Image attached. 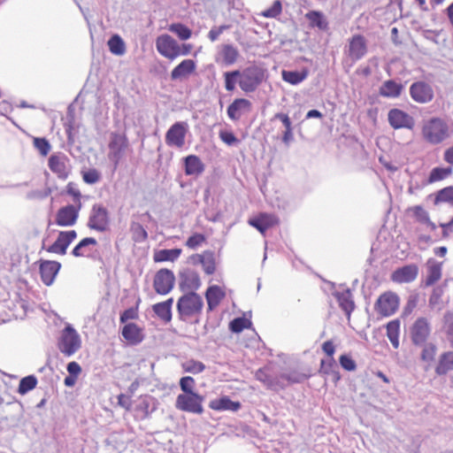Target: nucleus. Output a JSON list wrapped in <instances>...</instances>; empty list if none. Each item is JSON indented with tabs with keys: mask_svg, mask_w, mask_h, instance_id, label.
Returning <instances> with one entry per match:
<instances>
[{
	"mask_svg": "<svg viewBox=\"0 0 453 453\" xmlns=\"http://www.w3.org/2000/svg\"><path fill=\"white\" fill-rule=\"evenodd\" d=\"M239 70L226 72L224 73L225 88L227 91H234L235 89L236 82L239 83Z\"/></svg>",
	"mask_w": 453,
	"mask_h": 453,
	"instance_id": "50",
	"label": "nucleus"
},
{
	"mask_svg": "<svg viewBox=\"0 0 453 453\" xmlns=\"http://www.w3.org/2000/svg\"><path fill=\"white\" fill-rule=\"evenodd\" d=\"M180 387L183 391V394L195 393L193 390L195 387V380L190 376L183 377L180 380Z\"/></svg>",
	"mask_w": 453,
	"mask_h": 453,
	"instance_id": "59",
	"label": "nucleus"
},
{
	"mask_svg": "<svg viewBox=\"0 0 453 453\" xmlns=\"http://www.w3.org/2000/svg\"><path fill=\"white\" fill-rule=\"evenodd\" d=\"M37 385V379L34 375H28L22 378L19 381L18 392L20 395H25L28 391L34 389Z\"/></svg>",
	"mask_w": 453,
	"mask_h": 453,
	"instance_id": "47",
	"label": "nucleus"
},
{
	"mask_svg": "<svg viewBox=\"0 0 453 453\" xmlns=\"http://www.w3.org/2000/svg\"><path fill=\"white\" fill-rule=\"evenodd\" d=\"M181 254L180 249L160 250L154 254L155 262L175 261Z\"/></svg>",
	"mask_w": 453,
	"mask_h": 453,
	"instance_id": "38",
	"label": "nucleus"
},
{
	"mask_svg": "<svg viewBox=\"0 0 453 453\" xmlns=\"http://www.w3.org/2000/svg\"><path fill=\"white\" fill-rule=\"evenodd\" d=\"M209 407L215 411H236L241 408L239 402H234L227 396H223L219 399H214L210 402Z\"/></svg>",
	"mask_w": 453,
	"mask_h": 453,
	"instance_id": "29",
	"label": "nucleus"
},
{
	"mask_svg": "<svg viewBox=\"0 0 453 453\" xmlns=\"http://www.w3.org/2000/svg\"><path fill=\"white\" fill-rule=\"evenodd\" d=\"M339 362L341 366L346 371L352 372L357 368L356 362L348 355H342Z\"/></svg>",
	"mask_w": 453,
	"mask_h": 453,
	"instance_id": "60",
	"label": "nucleus"
},
{
	"mask_svg": "<svg viewBox=\"0 0 453 453\" xmlns=\"http://www.w3.org/2000/svg\"><path fill=\"white\" fill-rule=\"evenodd\" d=\"M411 339L415 346H421L427 342L431 334V326L426 318H418L410 329Z\"/></svg>",
	"mask_w": 453,
	"mask_h": 453,
	"instance_id": "8",
	"label": "nucleus"
},
{
	"mask_svg": "<svg viewBox=\"0 0 453 453\" xmlns=\"http://www.w3.org/2000/svg\"><path fill=\"white\" fill-rule=\"evenodd\" d=\"M400 322L395 319L388 323L387 336L395 349L399 347Z\"/></svg>",
	"mask_w": 453,
	"mask_h": 453,
	"instance_id": "40",
	"label": "nucleus"
},
{
	"mask_svg": "<svg viewBox=\"0 0 453 453\" xmlns=\"http://www.w3.org/2000/svg\"><path fill=\"white\" fill-rule=\"evenodd\" d=\"M418 273V268L416 265H407L395 270L391 275V280L397 283H408L413 281Z\"/></svg>",
	"mask_w": 453,
	"mask_h": 453,
	"instance_id": "21",
	"label": "nucleus"
},
{
	"mask_svg": "<svg viewBox=\"0 0 453 453\" xmlns=\"http://www.w3.org/2000/svg\"><path fill=\"white\" fill-rule=\"evenodd\" d=\"M196 258L202 265L206 274L211 275L216 270L215 256L212 251L207 250L203 254H197L193 257Z\"/></svg>",
	"mask_w": 453,
	"mask_h": 453,
	"instance_id": "31",
	"label": "nucleus"
},
{
	"mask_svg": "<svg viewBox=\"0 0 453 453\" xmlns=\"http://www.w3.org/2000/svg\"><path fill=\"white\" fill-rule=\"evenodd\" d=\"M446 333L453 346V315L451 314L446 316Z\"/></svg>",
	"mask_w": 453,
	"mask_h": 453,
	"instance_id": "64",
	"label": "nucleus"
},
{
	"mask_svg": "<svg viewBox=\"0 0 453 453\" xmlns=\"http://www.w3.org/2000/svg\"><path fill=\"white\" fill-rule=\"evenodd\" d=\"M48 165L58 178L63 180L67 179L72 169L69 158L63 153L51 155Z\"/></svg>",
	"mask_w": 453,
	"mask_h": 453,
	"instance_id": "13",
	"label": "nucleus"
},
{
	"mask_svg": "<svg viewBox=\"0 0 453 453\" xmlns=\"http://www.w3.org/2000/svg\"><path fill=\"white\" fill-rule=\"evenodd\" d=\"M251 108V103L245 98H238L227 107V116L232 120H238L242 112L250 111Z\"/></svg>",
	"mask_w": 453,
	"mask_h": 453,
	"instance_id": "27",
	"label": "nucleus"
},
{
	"mask_svg": "<svg viewBox=\"0 0 453 453\" xmlns=\"http://www.w3.org/2000/svg\"><path fill=\"white\" fill-rule=\"evenodd\" d=\"M333 296L337 299L339 306L345 312L348 319L350 318L351 312L355 309V303L349 288L345 289L343 292L335 291Z\"/></svg>",
	"mask_w": 453,
	"mask_h": 453,
	"instance_id": "26",
	"label": "nucleus"
},
{
	"mask_svg": "<svg viewBox=\"0 0 453 453\" xmlns=\"http://www.w3.org/2000/svg\"><path fill=\"white\" fill-rule=\"evenodd\" d=\"M453 368V352H446L440 357L435 372L439 375L447 373Z\"/></svg>",
	"mask_w": 453,
	"mask_h": 453,
	"instance_id": "39",
	"label": "nucleus"
},
{
	"mask_svg": "<svg viewBox=\"0 0 453 453\" xmlns=\"http://www.w3.org/2000/svg\"><path fill=\"white\" fill-rule=\"evenodd\" d=\"M82 179L88 184H95L101 179V173L96 169H89L82 173Z\"/></svg>",
	"mask_w": 453,
	"mask_h": 453,
	"instance_id": "56",
	"label": "nucleus"
},
{
	"mask_svg": "<svg viewBox=\"0 0 453 453\" xmlns=\"http://www.w3.org/2000/svg\"><path fill=\"white\" fill-rule=\"evenodd\" d=\"M175 276L169 269H160L154 277V289L159 295L168 294L173 288Z\"/></svg>",
	"mask_w": 453,
	"mask_h": 453,
	"instance_id": "12",
	"label": "nucleus"
},
{
	"mask_svg": "<svg viewBox=\"0 0 453 453\" xmlns=\"http://www.w3.org/2000/svg\"><path fill=\"white\" fill-rule=\"evenodd\" d=\"M205 236L202 234H194L186 242V246L191 250H195L205 242Z\"/></svg>",
	"mask_w": 453,
	"mask_h": 453,
	"instance_id": "58",
	"label": "nucleus"
},
{
	"mask_svg": "<svg viewBox=\"0 0 453 453\" xmlns=\"http://www.w3.org/2000/svg\"><path fill=\"white\" fill-rule=\"evenodd\" d=\"M249 223L261 234H265L269 227L276 223V218L270 214H261L259 217L250 219Z\"/></svg>",
	"mask_w": 453,
	"mask_h": 453,
	"instance_id": "34",
	"label": "nucleus"
},
{
	"mask_svg": "<svg viewBox=\"0 0 453 453\" xmlns=\"http://www.w3.org/2000/svg\"><path fill=\"white\" fill-rule=\"evenodd\" d=\"M138 318L137 308L131 307L124 311L119 318L120 323H126L129 319H136Z\"/></svg>",
	"mask_w": 453,
	"mask_h": 453,
	"instance_id": "63",
	"label": "nucleus"
},
{
	"mask_svg": "<svg viewBox=\"0 0 453 453\" xmlns=\"http://www.w3.org/2000/svg\"><path fill=\"white\" fill-rule=\"evenodd\" d=\"M97 242L95 238L87 237L82 239L72 250V254L74 257H86L88 255V247L89 245H96Z\"/></svg>",
	"mask_w": 453,
	"mask_h": 453,
	"instance_id": "41",
	"label": "nucleus"
},
{
	"mask_svg": "<svg viewBox=\"0 0 453 453\" xmlns=\"http://www.w3.org/2000/svg\"><path fill=\"white\" fill-rule=\"evenodd\" d=\"M323 351L329 357V367L330 369L337 368L334 354L335 351L334 345L332 341H326L322 344Z\"/></svg>",
	"mask_w": 453,
	"mask_h": 453,
	"instance_id": "53",
	"label": "nucleus"
},
{
	"mask_svg": "<svg viewBox=\"0 0 453 453\" xmlns=\"http://www.w3.org/2000/svg\"><path fill=\"white\" fill-rule=\"evenodd\" d=\"M255 377L257 380L262 382L268 389L279 391L286 387V384L280 380L279 376H273L269 372L266 367L258 369Z\"/></svg>",
	"mask_w": 453,
	"mask_h": 453,
	"instance_id": "18",
	"label": "nucleus"
},
{
	"mask_svg": "<svg viewBox=\"0 0 453 453\" xmlns=\"http://www.w3.org/2000/svg\"><path fill=\"white\" fill-rule=\"evenodd\" d=\"M109 224L108 210L101 204H94L89 214L88 226L98 232H105Z\"/></svg>",
	"mask_w": 453,
	"mask_h": 453,
	"instance_id": "6",
	"label": "nucleus"
},
{
	"mask_svg": "<svg viewBox=\"0 0 453 453\" xmlns=\"http://www.w3.org/2000/svg\"><path fill=\"white\" fill-rule=\"evenodd\" d=\"M251 322L245 318H236L229 324V328L233 333H241L244 328H248Z\"/></svg>",
	"mask_w": 453,
	"mask_h": 453,
	"instance_id": "52",
	"label": "nucleus"
},
{
	"mask_svg": "<svg viewBox=\"0 0 453 453\" xmlns=\"http://www.w3.org/2000/svg\"><path fill=\"white\" fill-rule=\"evenodd\" d=\"M320 372H322L326 374H328V375H332L333 380L335 382L338 381L341 378L339 372L336 371V368L330 369L329 359L327 361H326V360L321 361Z\"/></svg>",
	"mask_w": 453,
	"mask_h": 453,
	"instance_id": "61",
	"label": "nucleus"
},
{
	"mask_svg": "<svg viewBox=\"0 0 453 453\" xmlns=\"http://www.w3.org/2000/svg\"><path fill=\"white\" fill-rule=\"evenodd\" d=\"M122 336L131 345H137L144 339L143 329L135 323H128L122 329Z\"/></svg>",
	"mask_w": 453,
	"mask_h": 453,
	"instance_id": "23",
	"label": "nucleus"
},
{
	"mask_svg": "<svg viewBox=\"0 0 453 453\" xmlns=\"http://www.w3.org/2000/svg\"><path fill=\"white\" fill-rule=\"evenodd\" d=\"M279 378L286 384V386L292 383H299L303 380V376L300 374L282 373Z\"/></svg>",
	"mask_w": 453,
	"mask_h": 453,
	"instance_id": "62",
	"label": "nucleus"
},
{
	"mask_svg": "<svg viewBox=\"0 0 453 453\" xmlns=\"http://www.w3.org/2000/svg\"><path fill=\"white\" fill-rule=\"evenodd\" d=\"M173 298H169L165 302L157 303L153 305L152 309L155 314L164 322H170L172 319V305Z\"/></svg>",
	"mask_w": 453,
	"mask_h": 453,
	"instance_id": "30",
	"label": "nucleus"
},
{
	"mask_svg": "<svg viewBox=\"0 0 453 453\" xmlns=\"http://www.w3.org/2000/svg\"><path fill=\"white\" fill-rule=\"evenodd\" d=\"M410 94L411 98L419 104H426L434 98L432 87L425 81H417L411 85Z\"/></svg>",
	"mask_w": 453,
	"mask_h": 453,
	"instance_id": "16",
	"label": "nucleus"
},
{
	"mask_svg": "<svg viewBox=\"0 0 453 453\" xmlns=\"http://www.w3.org/2000/svg\"><path fill=\"white\" fill-rule=\"evenodd\" d=\"M224 296L225 294L219 286L209 287L205 294L209 310L212 311L217 307Z\"/></svg>",
	"mask_w": 453,
	"mask_h": 453,
	"instance_id": "35",
	"label": "nucleus"
},
{
	"mask_svg": "<svg viewBox=\"0 0 453 453\" xmlns=\"http://www.w3.org/2000/svg\"><path fill=\"white\" fill-rule=\"evenodd\" d=\"M133 239L136 242H144L148 238L147 231L140 224H134L132 226Z\"/></svg>",
	"mask_w": 453,
	"mask_h": 453,
	"instance_id": "55",
	"label": "nucleus"
},
{
	"mask_svg": "<svg viewBox=\"0 0 453 453\" xmlns=\"http://www.w3.org/2000/svg\"><path fill=\"white\" fill-rule=\"evenodd\" d=\"M399 306L398 296L391 292L380 296L375 303V311L383 317H389L394 314Z\"/></svg>",
	"mask_w": 453,
	"mask_h": 453,
	"instance_id": "10",
	"label": "nucleus"
},
{
	"mask_svg": "<svg viewBox=\"0 0 453 453\" xmlns=\"http://www.w3.org/2000/svg\"><path fill=\"white\" fill-rule=\"evenodd\" d=\"M33 143L42 156H46L50 150V144L45 138H35Z\"/></svg>",
	"mask_w": 453,
	"mask_h": 453,
	"instance_id": "57",
	"label": "nucleus"
},
{
	"mask_svg": "<svg viewBox=\"0 0 453 453\" xmlns=\"http://www.w3.org/2000/svg\"><path fill=\"white\" fill-rule=\"evenodd\" d=\"M265 79V70L258 65H250L240 71L239 87L245 93L254 92Z\"/></svg>",
	"mask_w": 453,
	"mask_h": 453,
	"instance_id": "3",
	"label": "nucleus"
},
{
	"mask_svg": "<svg viewBox=\"0 0 453 453\" xmlns=\"http://www.w3.org/2000/svg\"><path fill=\"white\" fill-rule=\"evenodd\" d=\"M157 408V401L151 395H141L135 406V411L141 413L142 418H147Z\"/></svg>",
	"mask_w": 453,
	"mask_h": 453,
	"instance_id": "24",
	"label": "nucleus"
},
{
	"mask_svg": "<svg viewBox=\"0 0 453 453\" xmlns=\"http://www.w3.org/2000/svg\"><path fill=\"white\" fill-rule=\"evenodd\" d=\"M426 278L425 280L426 286H432L441 278V263L430 258L427 263Z\"/></svg>",
	"mask_w": 453,
	"mask_h": 453,
	"instance_id": "28",
	"label": "nucleus"
},
{
	"mask_svg": "<svg viewBox=\"0 0 453 453\" xmlns=\"http://www.w3.org/2000/svg\"><path fill=\"white\" fill-rule=\"evenodd\" d=\"M81 346V341L79 334L70 325L66 326L62 331L58 342L59 350L65 356L70 357L77 352Z\"/></svg>",
	"mask_w": 453,
	"mask_h": 453,
	"instance_id": "4",
	"label": "nucleus"
},
{
	"mask_svg": "<svg viewBox=\"0 0 453 453\" xmlns=\"http://www.w3.org/2000/svg\"><path fill=\"white\" fill-rule=\"evenodd\" d=\"M60 267L61 264L57 261H42L40 265V274L42 282L47 286H50L54 282Z\"/></svg>",
	"mask_w": 453,
	"mask_h": 453,
	"instance_id": "22",
	"label": "nucleus"
},
{
	"mask_svg": "<svg viewBox=\"0 0 453 453\" xmlns=\"http://www.w3.org/2000/svg\"><path fill=\"white\" fill-rule=\"evenodd\" d=\"M108 47L110 51L116 56H122L126 52L125 42L119 35H114L109 39Z\"/></svg>",
	"mask_w": 453,
	"mask_h": 453,
	"instance_id": "42",
	"label": "nucleus"
},
{
	"mask_svg": "<svg viewBox=\"0 0 453 453\" xmlns=\"http://www.w3.org/2000/svg\"><path fill=\"white\" fill-rule=\"evenodd\" d=\"M169 31L175 34L180 40H188L192 35V31L182 23H173L169 26Z\"/></svg>",
	"mask_w": 453,
	"mask_h": 453,
	"instance_id": "45",
	"label": "nucleus"
},
{
	"mask_svg": "<svg viewBox=\"0 0 453 453\" xmlns=\"http://www.w3.org/2000/svg\"><path fill=\"white\" fill-rule=\"evenodd\" d=\"M81 203L77 206L66 205L60 208L56 214V224L59 226H72L76 224Z\"/></svg>",
	"mask_w": 453,
	"mask_h": 453,
	"instance_id": "14",
	"label": "nucleus"
},
{
	"mask_svg": "<svg viewBox=\"0 0 453 453\" xmlns=\"http://www.w3.org/2000/svg\"><path fill=\"white\" fill-rule=\"evenodd\" d=\"M421 134L427 143L437 145L450 137L451 130L444 119L433 117L423 121Z\"/></svg>",
	"mask_w": 453,
	"mask_h": 453,
	"instance_id": "1",
	"label": "nucleus"
},
{
	"mask_svg": "<svg viewBox=\"0 0 453 453\" xmlns=\"http://www.w3.org/2000/svg\"><path fill=\"white\" fill-rule=\"evenodd\" d=\"M188 125L186 122H176L165 134V142L170 147L182 148L185 144Z\"/></svg>",
	"mask_w": 453,
	"mask_h": 453,
	"instance_id": "9",
	"label": "nucleus"
},
{
	"mask_svg": "<svg viewBox=\"0 0 453 453\" xmlns=\"http://www.w3.org/2000/svg\"><path fill=\"white\" fill-rule=\"evenodd\" d=\"M388 119L394 129H412L415 125L414 119L411 115L396 108L388 111Z\"/></svg>",
	"mask_w": 453,
	"mask_h": 453,
	"instance_id": "15",
	"label": "nucleus"
},
{
	"mask_svg": "<svg viewBox=\"0 0 453 453\" xmlns=\"http://www.w3.org/2000/svg\"><path fill=\"white\" fill-rule=\"evenodd\" d=\"M203 307V301L196 292H188L183 295L177 302V310L181 320L199 315Z\"/></svg>",
	"mask_w": 453,
	"mask_h": 453,
	"instance_id": "2",
	"label": "nucleus"
},
{
	"mask_svg": "<svg viewBox=\"0 0 453 453\" xmlns=\"http://www.w3.org/2000/svg\"><path fill=\"white\" fill-rule=\"evenodd\" d=\"M422 351L420 354V358L422 361L426 363H431L434 360L437 352V347L434 342H426L424 345H421Z\"/></svg>",
	"mask_w": 453,
	"mask_h": 453,
	"instance_id": "44",
	"label": "nucleus"
},
{
	"mask_svg": "<svg viewBox=\"0 0 453 453\" xmlns=\"http://www.w3.org/2000/svg\"><path fill=\"white\" fill-rule=\"evenodd\" d=\"M77 237L75 230L61 231L57 240L48 248V251L51 253L65 255L68 246Z\"/></svg>",
	"mask_w": 453,
	"mask_h": 453,
	"instance_id": "17",
	"label": "nucleus"
},
{
	"mask_svg": "<svg viewBox=\"0 0 453 453\" xmlns=\"http://www.w3.org/2000/svg\"><path fill=\"white\" fill-rule=\"evenodd\" d=\"M201 285L198 273L192 269H185L180 273V288L181 290L195 292Z\"/></svg>",
	"mask_w": 453,
	"mask_h": 453,
	"instance_id": "19",
	"label": "nucleus"
},
{
	"mask_svg": "<svg viewBox=\"0 0 453 453\" xmlns=\"http://www.w3.org/2000/svg\"><path fill=\"white\" fill-rule=\"evenodd\" d=\"M434 204L448 203L453 205V186H449L439 190L434 198Z\"/></svg>",
	"mask_w": 453,
	"mask_h": 453,
	"instance_id": "46",
	"label": "nucleus"
},
{
	"mask_svg": "<svg viewBox=\"0 0 453 453\" xmlns=\"http://www.w3.org/2000/svg\"><path fill=\"white\" fill-rule=\"evenodd\" d=\"M345 53L351 61L356 62L363 58L367 53V42L361 35H355L349 40Z\"/></svg>",
	"mask_w": 453,
	"mask_h": 453,
	"instance_id": "11",
	"label": "nucleus"
},
{
	"mask_svg": "<svg viewBox=\"0 0 453 453\" xmlns=\"http://www.w3.org/2000/svg\"><path fill=\"white\" fill-rule=\"evenodd\" d=\"M307 77V72L283 71L282 79L284 81L292 85H297Z\"/></svg>",
	"mask_w": 453,
	"mask_h": 453,
	"instance_id": "43",
	"label": "nucleus"
},
{
	"mask_svg": "<svg viewBox=\"0 0 453 453\" xmlns=\"http://www.w3.org/2000/svg\"><path fill=\"white\" fill-rule=\"evenodd\" d=\"M452 173V168L449 167H435L434 168L429 175V182H436L446 179Z\"/></svg>",
	"mask_w": 453,
	"mask_h": 453,
	"instance_id": "48",
	"label": "nucleus"
},
{
	"mask_svg": "<svg viewBox=\"0 0 453 453\" xmlns=\"http://www.w3.org/2000/svg\"><path fill=\"white\" fill-rule=\"evenodd\" d=\"M203 401L204 397L197 393L180 394L176 398L175 406L182 411L202 414Z\"/></svg>",
	"mask_w": 453,
	"mask_h": 453,
	"instance_id": "5",
	"label": "nucleus"
},
{
	"mask_svg": "<svg viewBox=\"0 0 453 453\" xmlns=\"http://www.w3.org/2000/svg\"><path fill=\"white\" fill-rule=\"evenodd\" d=\"M182 368L186 372L197 374L205 369V365L200 361L190 359L182 363Z\"/></svg>",
	"mask_w": 453,
	"mask_h": 453,
	"instance_id": "49",
	"label": "nucleus"
},
{
	"mask_svg": "<svg viewBox=\"0 0 453 453\" xmlns=\"http://www.w3.org/2000/svg\"><path fill=\"white\" fill-rule=\"evenodd\" d=\"M157 50L165 58L173 60L180 56V46L169 35H161L156 40Z\"/></svg>",
	"mask_w": 453,
	"mask_h": 453,
	"instance_id": "7",
	"label": "nucleus"
},
{
	"mask_svg": "<svg viewBox=\"0 0 453 453\" xmlns=\"http://www.w3.org/2000/svg\"><path fill=\"white\" fill-rule=\"evenodd\" d=\"M305 18L309 20L310 25L313 27H318L320 30H326L328 23L321 12L311 11L305 14Z\"/></svg>",
	"mask_w": 453,
	"mask_h": 453,
	"instance_id": "37",
	"label": "nucleus"
},
{
	"mask_svg": "<svg viewBox=\"0 0 453 453\" xmlns=\"http://www.w3.org/2000/svg\"><path fill=\"white\" fill-rule=\"evenodd\" d=\"M219 55L226 65H231L237 61L239 51L237 48L231 44H224L221 46Z\"/></svg>",
	"mask_w": 453,
	"mask_h": 453,
	"instance_id": "36",
	"label": "nucleus"
},
{
	"mask_svg": "<svg viewBox=\"0 0 453 453\" xmlns=\"http://www.w3.org/2000/svg\"><path fill=\"white\" fill-rule=\"evenodd\" d=\"M282 12V4L280 0H275L270 8L264 10L261 16L269 19L277 18Z\"/></svg>",
	"mask_w": 453,
	"mask_h": 453,
	"instance_id": "51",
	"label": "nucleus"
},
{
	"mask_svg": "<svg viewBox=\"0 0 453 453\" xmlns=\"http://www.w3.org/2000/svg\"><path fill=\"white\" fill-rule=\"evenodd\" d=\"M185 173L187 175H198L204 170L201 159L196 155H189L185 157Z\"/></svg>",
	"mask_w": 453,
	"mask_h": 453,
	"instance_id": "32",
	"label": "nucleus"
},
{
	"mask_svg": "<svg viewBox=\"0 0 453 453\" xmlns=\"http://www.w3.org/2000/svg\"><path fill=\"white\" fill-rule=\"evenodd\" d=\"M196 64L192 59H184L171 72V79L173 81L181 80L188 77L195 72Z\"/></svg>",
	"mask_w": 453,
	"mask_h": 453,
	"instance_id": "25",
	"label": "nucleus"
},
{
	"mask_svg": "<svg viewBox=\"0 0 453 453\" xmlns=\"http://www.w3.org/2000/svg\"><path fill=\"white\" fill-rule=\"evenodd\" d=\"M127 146L126 139L123 135L119 134L113 133L111 135V141L109 143V154L108 157L111 161H112L115 165H118L121 153Z\"/></svg>",
	"mask_w": 453,
	"mask_h": 453,
	"instance_id": "20",
	"label": "nucleus"
},
{
	"mask_svg": "<svg viewBox=\"0 0 453 453\" xmlns=\"http://www.w3.org/2000/svg\"><path fill=\"white\" fill-rule=\"evenodd\" d=\"M410 211H412L416 220L419 223L424 224L426 221H428V219L430 218L428 211H426L421 205H415L410 208Z\"/></svg>",
	"mask_w": 453,
	"mask_h": 453,
	"instance_id": "54",
	"label": "nucleus"
},
{
	"mask_svg": "<svg viewBox=\"0 0 453 453\" xmlns=\"http://www.w3.org/2000/svg\"><path fill=\"white\" fill-rule=\"evenodd\" d=\"M403 88V85L393 80H388L383 82L380 88V94L384 97L396 98L401 95Z\"/></svg>",
	"mask_w": 453,
	"mask_h": 453,
	"instance_id": "33",
	"label": "nucleus"
}]
</instances>
